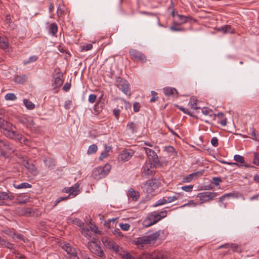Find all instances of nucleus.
<instances>
[{"label": "nucleus", "instance_id": "nucleus-1", "mask_svg": "<svg viewBox=\"0 0 259 259\" xmlns=\"http://www.w3.org/2000/svg\"><path fill=\"white\" fill-rule=\"evenodd\" d=\"M166 237V234L164 230H158L153 233L143 235L135 238L133 240V243L140 249H143L145 245L154 243L158 239L163 240Z\"/></svg>", "mask_w": 259, "mask_h": 259}, {"label": "nucleus", "instance_id": "nucleus-2", "mask_svg": "<svg viewBox=\"0 0 259 259\" xmlns=\"http://www.w3.org/2000/svg\"><path fill=\"white\" fill-rule=\"evenodd\" d=\"M4 114L0 116V128L4 134L7 137L18 140L21 143L27 144L28 140L20 134L13 129L12 124L5 120L3 117Z\"/></svg>", "mask_w": 259, "mask_h": 259}, {"label": "nucleus", "instance_id": "nucleus-3", "mask_svg": "<svg viewBox=\"0 0 259 259\" xmlns=\"http://www.w3.org/2000/svg\"><path fill=\"white\" fill-rule=\"evenodd\" d=\"M111 165L106 163L103 166H98L95 168L92 171V176L95 179L100 180L106 177L110 171Z\"/></svg>", "mask_w": 259, "mask_h": 259}, {"label": "nucleus", "instance_id": "nucleus-4", "mask_svg": "<svg viewBox=\"0 0 259 259\" xmlns=\"http://www.w3.org/2000/svg\"><path fill=\"white\" fill-rule=\"evenodd\" d=\"M14 152L13 148L8 141L0 139V155L1 156L8 157Z\"/></svg>", "mask_w": 259, "mask_h": 259}, {"label": "nucleus", "instance_id": "nucleus-5", "mask_svg": "<svg viewBox=\"0 0 259 259\" xmlns=\"http://www.w3.org/2000/svg\"><path fill=\"white\" fill-rule=\"evenodd\" d=\"M160 185V182L157 179H152L147 181L142 187L143 191L147 193H151L157 189Z\"/></svg>", "mask_w": 259, "mask_h": 259}, {"label": "nucleus", "instance_id": "nucleus-6", "mask_svg": "<svg viewBox=\"0 0 259 259\" xmlns=\"http://www.w3.org/2000/svg\"><path fill=\"white\" fill-rule=\"evenodd\" d=\"M88 247L90 251L97 256L100 257L102 258L105 257V254L103 250L96 241H90L88 243Z\"/></svg>", "mask_w": 259, "mask_h": 259}, {"label": "nucleus", "instance_id": "nucleus-7", "mask_svg": "<svg viewBox=\"0 0 259 259\" xmlns=\"http://www.w3.org/2000/svg\"><path fill=\"white\" fill-rule=\"evenodd\" d=\"M217 196V193L215 192H211L209 191H205L199 193L197 195V197L199 199L200 202L199 205L201 204L203 202H208Z\"/></svg>", "mask_w": 259, "mask_h": 259}, {"label": "nucleus", "instance_id": "nucleus-8", "mask_svg": "<svg viewBox=\"0 0 259 259\" xmlns=\"http://www.w3.org/2000/svg\"><path fill=\"white\" fill-rule=\"evenodd\" d=\"M131 58L141 63H144L147 61L146 56L141 52L134 49L129 51Z\"/></svg>", "mask_w": 259, "mask_h": 259}, {"label": "nucleus", "instance_id": "nucleus-9", "mask_svg": "<svg viewBox=\"0 0 259 259\" xmlns=\"http://www.w3.org/2000/svg\"><path fill=\"white\" fill-rule=\"evenodd\" d=\"M117 87L122 91V92L126 95H131V92L129 89V83L128 82L120 77H118L116 80Z\"/></svg>", "mask_w": 259, "mask_h": 259}, {"label": "nucleus", "instance_id": "nucleus-10", "mask_svg": "<svg viewBox=\"0 0 259 259\" xmlns=\"http://www.w3.org/2000/svg\"><path fill=\"white\" fill-rule=\"evenodd\" d=\"M143 149L150 161H151V164L155 166L159 162L157 154L154 150L148 148L144 147Z\"/></svg>", "mask_w": 259, "mask_h": 259}, {"label": "nucleus", "instance_id": "nucleus-11", "mask_svg": "<svg viewBox=\"0 0 259 259\" xmlns=\"http://www.w3.org/2000/svg\"><path fill=\"white\" fill-rule=\"evenodd\" d=\"M135 151L131 149L122 150L119 155V159L125 162L129 160L134 155Z\"/></svg>", "mask_w": 259, "mask_h": 259}, {"label": "nucleus", "instance_id": "nucleus-12", "mask_svg": "<svg viewBox=\"0 0 259 259\" xmlns=\"http://www.w3.org/2000/svg\"><path fill=\"white\" fill-rule=\"evenodd\" d=\"M166 215L167 211L163 210L161 211L160 213L154 211L150 213L148 216L150 217L151 220L153 221V223H156L162 218L166 217Z\"/></svg>", "mask_w": 259, "mask_h": 259}, {"label": "nucleus", "instance_id": "nucleus-13", "mask_svg": "<svg viewBox=\"0 0 259 259\" xmlns=\"http://www.w3.org/2000/svg\"><path fill=\"white\" fill-rule=\"evenodd\" d=\"M104 245L110 249H112L115 252L119 251V246L113 241L107 237H104L102 239Z\"/></svg>", "mask_w": 259, "mask_h": 259}, {"label": "nucleus", "instance_id": "nucleus-14", "mask_svg": "<svg viewBox=\"0 0 259 259\" xmlns=\"http://www.w3.org/2000/svg\"><path fill=\"white\" fill-rule=\"evenodd\" d=\"M152 165L151 163L150 164H146L143 166V176L148 177L155 174V168L152 167Z\"/></svg>", "mask_w": 259, "mask_h": 259}, {"label": "nucleus", "instance_id": "nucleus-15", "mask_svg": "<svg viewBox=\"0 0 259 259\" xmlns=\"http://www.w3.org/2000/svg\"><path fill=\"white\" fill-rule=\"evenodd\" d=\"M222 248H225L226 249H231L234 252H241V249L240 247L237 244L235 243H226L218 246L217 247V249H221Z\"/></svg>", "mask_w": 259, "mask_h": 259}, {"label": "nucleus", "instance_id": "nucleus-16", "mask_svg": "<svg viewBox=\"0 0 259 259\" xmlns=\"http://www.w3.org/2000/svg\"><path fill=\"white\" fill-rule=\"evenodd\" d=\"M60 245L61 247L67 252V256H70L77 253L75 248L72 247L69 243H61Z\"/></svg>", "mask_w": 259, "mask_h": 259}, {"label": "nucleus", "instance_id": "nucleus-17", "mask_svg": "<svg viewBox=\"0 0 259 259\" xmlns=\"http://www.w3.org/2000/svg\"><path fill=\"white\" fill-rule=\"evenodd\" d=\"M203 174V171H198L195 172L190 174L188 176H187L183 178L182 183H190L193 179L196 178L199 176H201Z\"/></svg>", "mask_w": 259, "mask_h": 259}, {"label": "nucleus", "instance_id": "nucleus-18", "mask_svg": "<svg viewBox=\"0 0 259 259\" xmlns=\"http://www.w3.org/2000/svg\"><path fill=\"white\" fill-rule=\"evenodd\" d=\"M141 259H164V256L160 252L152 254H144Z\"/></svg>", "mask_w": 259, "mask_h": 259}, {"label": "nucleus", "instance_id": "nucleus-19", "mask_svg": "<svg viewBox=\"0 0 259 259\" xmlns=\"http://www.w3.org/2000/svg\"><path fill=\"white\" fill-rule=\"evenodd\" d=\"M23 165L33 176H35L38 174L37 168L33 163H29L28 161H24Z\"/></svg>", "mask_w": 259, "mask_h": 259}, {"label": "nucleus", "instance_id": "nucleus-20", "mask_svg": "<svg viewBox=\"0 0 259 259\" xmlns=\"http://www.w3.org/2000/svg\"><path fill=\"white\" fill-rule=\"evenodd\" d=\"M202 113L208 118L215 119V114H214L212 110L208 108V107H203L202 109Z\"/></svg>", "mask_w": 259, "mask_h": 259}, {"label": "nucleus", "instance_id": "nucleus-21", "mask_svg": "<svg viewBox=\"0 0 259 259\" xmlns=\"http://www.w3.org/2000/svg\"><path fill=\"white\" fill-rule=\"evenodd\" d=\"M16 211L19 215H24L26 217L31 216V209L30 208H18Z\"/></svg>", "mask_w": 259, "mask_h": 259}, {"label": "nucleus", "instance_id": "nucleus-22", "mask_svg": "<svg viewBox=\"0 0 259 259\" xmlns=\"http://www.w3.org/2000/svg\"><path fill=\"white\" fill-rule=\"evenodd\" d=\"M0 48L5 51L9 52V44L6 38L0 36Z\"/></svg>", "mask_w": 259, "mask_h": 259}, {"label": "nucleus", "instance_id": "nucleus-23", "mask_svg": "<svg viewBox=\"0 0 259 259\" xmlns=\"http://www.w3.org/2000/svg\"><path fill=\"white\" fill-rule=\"evenodd\" d=\"M112 152V147L108 146L106 144L104 145V151L102 152L99 157L100 160L107 157L109 155V153Z\"/></svg>", "mask_w": 259, "mask_h": 259}, {"label": "nucleus", "instance_id": "nucleus-24", "mask_svg": "<svg viewBox=\"0 0 259 259\" xmlns=\"http://www.w3.org/2000/svg\"><path fill=\"white\" fill-rule=\"evenodd\" d=\"M163 91L165 95L167 96H175V95L178 94L177 90L175 88L170 87H166L163 89Z\"/></svg>", "mask_w": 259, "mask_h": 259}, {"label": "nucleus", "instance_id": "nucleus-25", "mask_svg": "<svg viewBox=\"0 0 259 259\" xmlns=\"http://www.w3.org/2000/svg\"><path fill=\"white\" fill-rule=\"evenodd\" d=\"M44 162L46 166L48 167L49 168H52L55 165V161L52 158H45L44 159Z\"/></svg>", "mask_w": 259, "mask_h": 259}, {"label": "nucleus", "instance_id": "nucleus-26", "mask_svg": "<svg viewBox=\"0 0 259 259\" xmlns=\"http://www.w3.org/2000/svg\"><path fill=\"white\" fill-rule=\"evenodd\" d=\"M27 76L25 74L16 75L14 78L15 81L20 84L24 83L27 81Z\"/></svg>", "mask_w": 259, "mask_h": 259}, {"label": "nucleus", "instance_id": "nucleus-27", "mask_svg": "<svg viewBox=\"0 0 259 259\" xmlns=\"http://www.w3.org/2000/svg\"><path fill=\"white\" fill-rule=\"evenodd\" d=\"M127 128L131 133L135 134L137 132L138 124L133 121L128 122L127 124Z\"/></svg>", "mask_w": 259, "mask_h": 259}, {"label": "nucleus", "instance_id": "nucleus-28", "mask_svg": "<svg viewBox=\"0 0 259 259\" xmlns=\"http://www.w3.org/2000/svg\"><path fill=\"white\" fill-rule=\"evenodd\" d=\"M13 186L14 188L18 189L30 188L32 187L31 184L26 182L22 183L21 184H17L16 182H15L13 183Z\"/></svg>", "mask_w": 259, "mask_h": 259}, {"label": "nucleus", "instance_id": "nucleus-29", "mask_svg": "<svg viewBox=\"0 0 259 259\" xmlns=\"http://www.w3.org/2000/svg\"><path fill=\"white\" fill-rule=\"evenodd\" d=\"M79 185L76 183L73 186L69 187L70 188V191L69 192V195L74 197L76 196L78 194V188Z\"/></svg>", "mask_w": 259, "mask_h": 259}, {"label": "nucleus", "instance_id": "nucleus-30", "mask_svg": "<svg viewBox=\"0 0 259 259\" xmlns=\"http://www.w3.org/2000/svg\"><path fill=\"white\" fill-rule=\"evenodd\" d=\"M49 33L52 36H55L58 32V26L55 23L51 24L49 26Z\"/></svg>", "mask_w": 259, "mask_h": 259}, {"label": "nucleus", "instance_id": "nucleus-31", "mask_svg": "<svg viewBox=\"0 0 259 259\" xmlns=\"http://www.w3.org/2000/svg\"><path fill=\"white\" fill-rule=\"evenodd\" d=\"M10 199L7 193L0 191V205H5V201Z\"/></svg>", "mask_w": 259, "mask_h": 259}, {"label": "nucleus", "instance_id": "nucleus-32", "mask_svg": "<svg viewBox=\"0 0 259 259\" xmlns=\"http://www.w3.org/2000/svg\"><path fill=\"white\" fill-rule=\"evenodd\" d=\"M63 83V80L60 77L54 78L53 82V87L54 89L60 88Z\"/></svg>", "mask_w": 259, "mask_h": 259}, {"label": "nucleus", "instance_id": "nucleus-33", "mask_svg": "<svg viewBox=\"0 0 259 259\" xmlns=\"http://www.w3.org/2000/svg\"><path fill=\"white\" fill-rule=\"evenodd\" d=\"M180 193H177L175 195L172 196L164 197L166 203H171L178 200L180 196Z\"/></svg>", "mask_w": 259, "mask_h": 259}, {"label": "nucleus", "instance_id": "nucleus-34", "mask_svg": "<svg viewBox=\"0 0 259 259\" xmlns=\"http://www.w3.org/2000/svg\"><path fill=\"white\" fill-rule=\"evenodd\" d=\"M128 196L132 198L133 200L136 201L139 197L138 192H136L133 188H131L128 190Z\"/></svg>", "mask_w": 259, "mask_h": 259}, {"label": "nucleus", "instance_id": "nucleus-35", "mask_svg": "<svg viewBox=\"0 0 259 259\" xmlns=\"http://www.w3.org/2000/svg\"><path fill=\"white\" fill-rule=\"evenodd\" d=\"M197 99L196 98V97H193L190 100L189 105L192 109L196 110L198 108V107L197 106Z\"/></svg>", "mask_w": 259, "mask_h": 259}, {"label": "nucleus", "instance_id": "nucleus-36", "mask_svg": "<svg viewBox=\"0 0 259 259\" xmlns=\"http://www.w3.org/2000/svg\"><path fill=\"white\" fill-rule=\"evenodd\" d=\"M238 196L234 193H227L225 194L219 198V201L223 202L226 199H229L231 197H237Z\"/></svg>", "mask_w": 259, "mask_h": 259}, {"label": "nucleus", "instance_id": "nucleus-37", "mask_svg": "<svg viewBox=\"0 0 259 259\" xmlns=\"http://www.w3.org/2000/svg\"><path fill=\"white\" fill-rule=\"evenodd\" d=\"M23 103L25 107L29 110H32L35 108V105L28 99H24Z\"/></svg>", "mask_w": 259, "mask_h": 259}, {"label": "nucleus", "instance_id": "nucleus-38", "mask_svg": "<svg viewBox=\"0 0 259 259\" xmlns=\"http://www.w3.org/2000/svg\"><path fill=\"white\" fill-rule=\"evenodd\" d=\"M219 30L223 33H233V30L231 29L230 25H225L219 28Z\"/></svg>", "mask_w": 259, "mask_h": 259}, {"label": "nucleus", "instance_id": "nucleus-39", "mask_svg": "<svg viewBox=\"0 0 259 259\" xmlns=\"http://www.w3.org/2000/svg\"><path fill=\"white\" fill-rule=\"evenodd\" d=\"M98 147L95 144H93L89 146L88 150V154H92L95 153H96L97 151Z\"/></svg>", "mask_w": 259, "mask_h": 259}, {"label": "nucleus", "instance_id": "nucleus-40", "mask_svg": "<svg viewBox=\"0 0 259 259\" xmlns=\"http://www.w3.org/2000/svg\"><path fill=\"white\" fill-rule=\"evenodd\" d=\"M234 159L236 162L241 164L244 163L245 162L244 157L240 155H235L234 156Z\"/></svg>", "mask_w": 259, "mask_h": 259}, {"label": "nucleus", "instance_id": "nucleus-41", "mask_svg": "<svg viewBox=\"0 0 259 259\" xmlns=\"http://www.w3.org/2000/svg\"><path fill=\"white\" fill-rule=\"evenodd\" d=\"M5 98L7 101H14L17 97L14 93H8L5 95Z\"/></svg>", "mask_w": 259, "mask_h": 259}, {"label": "nucleus", "instance_id": "nucleus-42", "mask_svg": "<svg viewBox=\"0 0 259 259\" xmlns=\"http://www.w3.org/2000/svg\"><path fill=\"white\" fill-rule=\"evenodd\" d=\"M37 59H38V57L37 56H35V55L31 56L28 58L27 61H25L23 63V64L24 65H26L28 64L35 62Z\"/></svg>", "mask_w": 259, "mask_h": 259}, {"label": "nucleus", "instance_id": "nucleus-43", "mask_svg": "<svg viewBox=\"0 0 259 259\" xmlns=\"http://www.w3.org/2000/svg\"><path fill=\"white\" fill-rule=\"evenodd\" d=\"M155 223H153V221H152L148 216L143 222V224L145 227H149Z\"/></svg>", "mask_w": 259, "mask_h": 259}, {"label": "nucleus", "instance_id": "nucleus-44", "mask_svg": "<svg viewBox=\"0 0 259 259\" xmlns=\"http://www.w3.org/2000/svg\"><path fill=\"white\" fill-rule=\"evenodd\" d=\"M165 204H166L165 197H163L159 199L155 204L152 205V206L155 207L160 205H164Z\"/></svg>", "mask_w": 259, "mask_h": 259}, {"label": "nucleus", "instance_id": "nucleus-45", "mask_svg": "<svg viewBox=\"0 0 259 259\" xmlns=\"http://www.w3.org/2000/svg\"><path fill=\"white\" fill-rule=\"evenodd\" d=\"M198 204H199V203L195 202L193 200H190L187 203L184 204L181 206V207H184L185 206L195 207Z\"/></svg>", "mask_w": 259, "mask_h": 259}, {"label": "nucleus", "instance_id": "nucleus-46", "mask_svg": "<svg viewBox=\"0 0 259 259\" xmlns=\"http://www.w3.org/2000/svg\"><path fill=\"white\" fill-rule=\"evenodd\" d=\"M72 222L73 224H75L77 226L81 227L83 226L84 224L81 220L77 218H74L72 219Z\"/></svg>", "mask_w": 259, "mask_h": 259}, {"label": "nucleus", "instance_id": "nucleus-47", "mask_svg": "<svg viewBox=\"0 0 259 259\" xmlns=\"http://www.w3.org/2000/svg\"><path fill=\"white\" fill-rule=\"evenodd\" d=\"M2 247H6L10 249H13L15 248L14 244L11 243L6 240V242L1 246Z\"/></svg>", "mask_w": 259, "mask_h": 259}, {"label": "nucleus", "instance_id": "nucleus-48", "mask_svg": "<svg viewBox=\"0 0 259 259\" xmlns=\"http://www.w3.org/2000/svg\"><path fill=\"white\" fill-rule=\"evenodd\" d=\"M193 188V185L184 186L181 187V189L184 191L190 192L192 191Z\"/></svg>", "mask_w": 259, "mask_h": 259}, {"label": "nucleus", "instance_id": "nucleus-49", "mask_svg": "<svg viewBox=\"0 0 259 259\" xmlns=\"http://www.w3.org/2000/svg\"><path fill=\"white\" fill-rule=\"evenodd\" d=\"M4 233L10 237H11L14 240H15V236L16 235V233L15 232H12L9 230H7L4 231Z\"/></svg>", "mask_w": 259, "mask_h": 259}, {"label": "nucleus", "instance_id": "nucleus-50", "mask_svg": "<svg viewBox=\"0 0 259 259\" xmlns=\"http://www.w3.org/2000/svg\"><path fill=\"white\" fill-rule=\"evenodd\" d=\"M253 162L254 164L259 166V153H254Z\"/></svg>", "mask_w": 259, "mask_h": 259}, {"label": "nucleus", "instance_id": "nucleus-51", "mask_svg": "<svg viewBox=\"0 0 259 259\" xmlns=\"http://www.w3.org/2000/svg\"><path fill=\"white\" fill-rule=\"evenodd\" d=\"M177 107L179 109H180L181 111L183 112L184 113L188 114L191 116H193L190 111H189L187 109L184 108V107L180 106H178V105L177 106Z\"/></svg>", "mask_w": 259, "mask_h": 259}, {"label": "nucleus", "instance_id": "nucleus-52", "mask_svg": "<svg viewBox=\"0 0 259 259\" xmlns=\"http://www.w3.org/2000/svg\"><path fill=\"white\" fill-rule=\"evenodd\" d=\"M119 226H120V228L123 231H127L130 227V224H127V223H125V224L120 223L119 224Z\"/></svg>", "mask_w": 259, "mask_h": 259}, {"label": "nucleus", "instance_id": "nucleus-53", "mask_svg": "<svg viewBox=\"0 0 259 259\" xmlns=\"http://www.w3.org/2000/svg\"><path fill=\"white\" fill-rule=\"evenodd\" d=\"M221 182V179L220 178L213 177L212 178V183L216 186H219Z\"/></svg>", "mask_w": 259, "mask_h": 259}, {"label": "nucleus", "instance_id": "nucleus-54", "mask_svg": "<svg viewBox=\"0 0 259 259\" xmlns=\"http://www.w3.org/2000/svg\"><path fill=\"white\" fill-rule=\"evenodd\" d=\"M97 99V96L95 94H91L89 97V101L91 103L95 102Z\"/></svg>", "mask_w": 259, "mask_h": 259}, {"label": "nucleus", "instance_id": "nucleus-55", "mask_svg": "<svg viewBox=\"0 0 259 259\" xmlns=\"http://www.w3.org/2000/svg\"><path fill=\"white\" fill-rule=\"evenodd\" d=\"M140 104L139 103L135 102L133 105V110L134 112H137L140 110Z\"/></svg>", "mask_w": 259, "mask_h": 259}, {"label": "nucleus", "instance_id": "nucleus-56", "mask_svg": "<svg viewBox=\"0 0 259 259\" xmlns=\"http://www.w3.org/2000/svg\"><path fill=\"white\" fill-rule=\"evenodd\" d=\"M151 95L152 96V98L150 99V102H154L156 101V100L158 98L157 97V93L155 91H151Z\"/></svg>", "mask_w": 259, "mask_h": 259}, {"label": "nucleus", "instance_id": "nucleus-57", "mask_svg": "<svg viewBox=\"0 0 259 259\" xmlns=\"http://www.w3.org/2000/svg\"><path fill=\"white\" fill-rule=\"evenodd\" d=\"M178 17L179 18V20L182 23L187 22V18L186 17L181 15H178Z\"/></svg>", "mask_w": 259, "mask_h": 259}, {"label": "nucleus", "instance_id": "nucleus-58", "mask_svg": "<svg viewBox=\"0 0 259 259\" xmlns=\"http://www.w3.org/2000/svg\"><path fill=\"white\" fill-rule=\"evenodd\" d=\"M211 144L212 146L216 147L218 146V140L216 137H213L211 139Z\"/></svg>", "mask_w": 259, "mask_h": 259}, {"label": "nucleus", "instance_id": "nucleus-59", "mask_svg": "<svg viewBox=\"0 0 259 259\" xmlns=\"http://www.w3.org/2000/svg\"><path fill=\"white\" fill-rule=\"evenodd\" d=\"M93 48V45L91 44H88L86 46L81 47V50L83 51L85 50L86 51H89Z\"/></svg>", "mask_w": 259, "mask_h": 259}, {"label": "nucleus", "instance_id": "nucleus-60", "mask_svg": "<svg viewBox=\"0 0 259 259\" xmlns=\"http://www.w3.org/2000/svg\"><path fill=\"white\" fill-rule=\"evenodd\" d=\"M113 113L116 118L118 119L120 113V110L119 109H114L113 110Z\"/></svg>", "mask_w": 259, "mask_h": 259}, {"label": "nucleus", "instance_id": "nucleus-61", "mask_svg": "<svg viewBox=\"0 0 259 259\" xmlns=\"http://www.w3.org/2000/svg\"><path fill=\"white\" fill-rule=\"evenodd\" d=\"M68 198V197H60L59 198H58L56 200V202H55V205H57L59 203H60L61 201H63V200H67V199Z\"/></svg>", "mask_w": 259, "mask_h": 259}, {"label": "nucleus", "instance_id": "nucleus-62", "mask_svg": "<svg viewBox=\"0 0 259 259\" xmlns=\"http://www.w3.org/2000/svg\"><path fill=\"white\" fill-rule=\"evenodd\" d=\"M64 9L59 7L57 9V14L58 17H60L64 13Z\"/></svg>", "mask_w": 259, "mask_h": 259}, {"label": "nucleus", "instance_id": "nucleus-63", "mask_svg": "<svg viewBox=\"0 0 259 259\" xmlns=\"http://www.w3.org/2000/svg\"><path fill=\"white\" fill-rule=\"evenodd\" d=\"M71 104V101L70 100H67L65 102L64 108L66 109H69Z\"/></svg>", "mask_w": 259, "mask_h": 259}, {"label": "nucleus", "instance_id": "nucleus-64", "mask_svg": "<svg viewBox=\"0 0 259 259\" xmlns=\"http://www.w3.org/2000/svg\"><path fill=\"white\" fill-rule=\"evenodd\" d=\"M113 234L115 235L116 236H123L122 233L120 232L119 229H115L113 232Z\"/></svg>", "mask_w": 259, "mask_h": 259}]
</instances>
